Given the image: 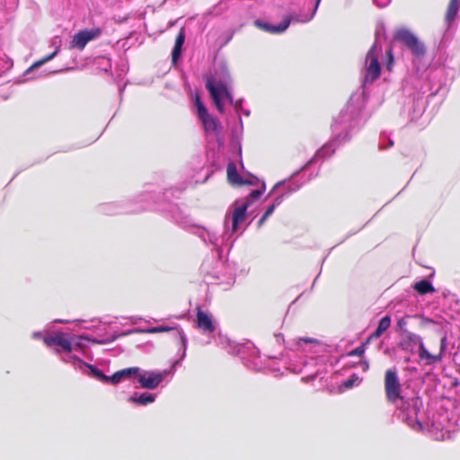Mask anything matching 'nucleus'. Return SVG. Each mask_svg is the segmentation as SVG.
<instances>
[{
    "mask_svg": "<svg viewBox=\"0 0 460 460\" xmlns=\"http://www.w3.org/2000/svg\"><path fill=\"white\" fill-rule=\"evenodd\" d=\"M399 348L402 350L414 353L415 348L419 346V356L421 359H428L429 363L439 362L443 358V354L447 348L446 338H442L440 341V350L438 355H433L428 351L425 348L421 338L411 332H404L401 334V340L399 342Z\"/></svg>",
    "mask_w": 460,
    "mask_h": 460,
    "instance_id": "nucleus-1",
    "label": "nucleus"
},
{
    "mask_svg": "<svg viewBox=\"0 0 460 460\" xmlns=\"http://www.w3.org/2000/svg\"><path fill=\"white\" fill-rule=\"evenodd\" d=\"M206 88L209 92L211 99L220 113L225 112V102H227L229 104L233 103V96L225 84L216 82L212 77H209L206 81Z\"/></svg>",
    "mask_w": 460,
    "mask_h": 460,
    "instance_id": "nucleus-2",
    "label": "nucleus"
},
{
    "mask_svg": "<svg viewBox=\"0 0 460 460\" xmlns=\"http://www.w3.org/2000/svg\"><path fill=\"white\" fill-rule=\"evenodd\" d=\"M381 48L375 42L368 49L365 58V84H372L380 77L381 66L379 63V54Z\"/></svg>",
    "mask_w": 460,
    "mask_h": 460,
    "instance_id": "nucleus-3",
    "label": "nucleus"
},
{
    "mask_svg": "<svg viewBox=\"0 0 460 460\" xmlns=\"http://www.w3.org/2000/svg\"><path fill=\"white\" fill-rule=\"evenodd\" d=\"M385 392L386 400L391 403H395L402 400V385L398 377L396 369L390 368L385 374Z\"/></svg>",
    "mask_w": 460,
    "mask_h": 460,
    "instance_id": "nucleus-4",
    "label": "nucleus"
},
{
    "mask_svg": "<svg viewBox=\"0 0 460 460\" xmlns=\"http://www.w3.org/2000/svg\"><path fill=\"white\" fill-rule=\"evenodd\" d=\"M394 39L402 42L413 55L417 57H422L426 53L425 45L418 39L417 36L407 29H399L394 34Z\"/></svg>",
    "mask_w": 460,
    "mask_h": 460,
    "instance_id": "nucleus-5",
    "label": "nucleus"
},
{
    "mask_svg": "<svg viewBox=\"0 0 460 460\" xmlns=\"http://www.w3.org/2000/svg\"><path fill=\"white\" fill-rule=\"evenodd\" d=\"M195 106L205 132L208 134L217 133L220 129V122L217 118L212 117L208 113V109L199 95L195 97Z\"/></svg>",
    "mask_w": 460,
    "mask_h": 460,
    "instance_id": "nucleus-6",
    "label": "nucleus"
},
{
    "mask_svg": "<svg viewBox=\"0 0 460 460\" xmlns=\"http://www.w3.org/2000/svg\"><path fill=\"white\" fill-rule=\"evenodd\" d=\"M102 30L99 27L91 30H82L76 32L70 41V48L83 50L88 42L99 38Z\"/></svg>",
    "mask_w": 460,
    "mask_h": 460,
    "instance_id": "nucleus-7",
    "label": "nucleus"
},
{
    "mask_svg": "<svg viewBox=\"0 0 460 460\" xmlns=\"http://www.w3.org/2000/svg\"><path fill=\"white\" fill-rule=\"evenodd\" d=\"M44 344L49 347L58 346L66 352H71L72 343L66 335L63 332H58L54 335L46 336L43 339Z\"/></svg>",
    "mask_w": 460,
    "mask_h": 460,
    "instance_id": "nucleus-8",
    "label": "nucleus"
},
{
    "mask_svg": "<svg viewBox=\"0 0 460 460\" xmlns=\"http://www.w3.org/2000/svg\"><path fill=\"white\" fill-rule=\"evenodd\" d=\"M197 327L204 332L212 333L216 330L212 315L203 311L199 306L196 308Z\"/></svg>",
    "mask_w": 460,
    "mask_h": 460,
    "instance_id": "nucleus-9",
    "label": "nucleus"
},
{
    "mask_svg": "<svg viewBox=\"0 0 460 460\" xmlns=\"http://www.w3.org/2000/svg\"><path fill=\"white\" fill-rule=\"evenodd\" d=\"M164 376L160 373L148 372L138 376V382L142 388L155 389L163 381Z\"/></svg>",
    "mask_w": 460,
    "mask_h": 460,
    "instance_id": "nucleus-10",
    "label": "nucleus"
},
{
    "mask_svg": "<svg viewBox=\"0 0 460 460\" xmlns=\"http://www.w3.org/2000/svg\"><path fill=\"white\" fill-rule=\"evenodd\" d=\"M252 204V200L243 201L242 205L239 207H236L234 209L233 216H232V231L235 232L238 228L240 224L244 222L246 218V210L247 208Z\"/></svg>",
    "mask_w": 460,
    "mask_h": 460,
    "instance_id": "nucleus-11",
    "label": "nucleus"
},
{
    "mask_svg": "<svg viewBox=\"0 0 460 460\" xmlns=\"http://www.w3.org/2000/svg\"><path fill=\"white\" fill-rule=\"evenodd\" d=\"M390 325L391 317L389 315L382 317L378 322L376 331L367 337V343H370L372 341L380 338L382 334L389 329Z\"/></svg>",
    "mask_w": 460,
    "mask_h": 460,
    "instance_id": "nucleus-12",
    "label": "nucleus"
},
{
    "mask_svg": "<svg viewBox=\"0 0 460 460\" xmlns=\"http://www.w3.org/2000/svg\"><path fill=\"white\" fill-rule=\"evenodd\" d=\"M185 40V31L184 29H181L179 33L176 36L174 48L172 52V64H176L178 58L181 54V48Z\"/></svg>",
    "mask_w": 460,
    "mask_h": 460,
    "instance_id": "nucleus-13",
    "label": "nucleus"
},
{
    "mask_svg": "<svg viewBox=\"0 0 460 460\" xmlns=\"http://www.w3.org/2000/svg\"><path fill=\"white\" fill-rule=\"evenodd\" d=\"M226 176L228 182L232 185H238L241 182L242 177L239 175L234 163L231 162L227 164Z\"/></svg>",
    "mask_w": 460,
    "mask_h": 460,
    "instance_id": "nucleus-14",
    "label": "nucleus"
},
{
    "mask_svg": "<svg viewBox=\"0 0 460 460\" xmlns=\"http://www.w3.org/2000/svg\"><path fill=\"white\" fill-rule=\"evenodd\" d=\"M413 288L420 295H426L435 291L431 282L426 279L416 282L413 286Z\"/></svg>",
    "mask_w": 460,
    "mask_h": 460,
    "instance_id": "nucleus-15",
    "label": "nucleus"
},
{
    "mask_svg": "<svg viewBox=\"0 0 460 460\" xmlns=\"http://www.w3.org/2000/svg\"><path fill=\"white\" fill-rule=\"evenodd\" d=\"M290 22V18L286 17L279 25L265 24V29L270 33H281L288 28Z\"/></svg>",
    "mask_w": 460,
    "mask_h": 460,
    "instance_id": "nucleus-16",
    "label": "nucleus"
},
{
    "mask_svg": "<svg viewBox=\"0 0 460 460\" xmlns=\"http://www.w3.org/2000/svg\"><path fill=\"white\" fill-rule=\"evenodd\" d=\"M459 3H460V0H450L449 1L447 13H446V20L447 22H450L453 20H455L457 13H458Z\"/></svg>",
    "mask_w": 460,
    "mask_h": 460,
    "instance_id": "nucleus-17",
    "label": "nucleus"
},
{
    "mask_svg": "<svg viewBox=\"0 0 460 460\" xmlns=\"http://www.w3.org/2000/svg\"><path fill=\"white\" fill-rule=\"evenodd\" d=\"M129 401L136 402L137 404L146 405L155 401V396L151 394L144 393V394H141L139 396H137V395L131 396L129 398Z\"/></svg>",
    "mask_w": 460,
    "mask_h": 460,
    "instance_id": "nucleus-18",
    "label": "nucleus"
},
{
    "mask_svg": "<svg viewBox=\"0 0 460 460\" xmlns=\"http://www.w3.org/2000/svg\"><path fill=\"white\" fill-rule=\"evenodd\" d=\"M85 366L90 369L92 376L103 383H109V376L104 375L102 370L93 365L85 363Z\"/></svg>",
    "mask_w": 460,
    "mask_h": 460,
    "instance_id": "nucleus-19",
    "label": "nucleus"
},
{
    "mask_svg": "<svg viewBox=\"0 0 460 460\" xmlns=\"http://www.w3.org/2000/svg\"><path fill=\"white\" fill-rule=\"evenodd\" d=\"M58 53V50H55L54 52H52L51 54L44 57L43 58H41L40 60L35 62L30 68L29 70H32L34 68H37V67H40V66H42L43 64L47 63L48 61L51 60Z\"/></svg>",
    "mask_w": 460,
    "mask_h": 460,
    "instance_id": "nucleus-20",
    "label": "nucleus"
},
{
    "mask_svg": "<svg viewBox=\"0 0 460 460\" xmlns=\"http://www.w3.org/2000/svg\"><path fill=\"white\" fill-rule=\"evenodd\" d=\"M385 58H386V61H385V66L387 68L388 71H391L392 68H393V65H394V53H393V49L392 48H389L388 49H386L385 51Z\"/></svg>",
    "mask_w": 460,
    "mask_h": 460,
    "instance_id": "nucleus-21",
    "label": "nucleus"
},
{
    "mask_svg": "<svg viewBox=\"0 0 460 460\" xmlns=\"http://www.w3.org/2000/svg\"><path fill=\"white\" fill-rule=\"evenodd\" d=\"M358 381V376L357 374H352L347 380L343 382V386L347 389L352 388Z\"/></svg>",
    "mask_w": 460,
    "mask_h": 460,
    "instance_id": "nucleus-22",
    "label": "nucleus"
},
{
    "mask_svg": "<svg viewBox=\"0 0 460 460\" xmlns=\"http://www.w3.org/2000/svg\"><path fill=\"white\" fill-rule=\"evenodd\" d=\"M367 341L362 343L360 346L357 347L356 349L350 350L348 355L352 357V356H357V357H361L364 355L365 353V346L367 345Z\"/></svg>",
    "mask_w": 460,
    "mask_h": 460,
    "instance_id": "nucleus-23",
    "label": "nucleus"
},
{
    "mask_svg": "<svg viewBox=\"0 0 460 460\" xmlns=\"http://www.w3.org/2000/svg\"><path fill=\"white\" fill-rule=\"evenodd\" d=\"M139 371V368L137 367H132L128 368H125L120 370V374H122L123 378H128L131 376L137 374Z\"/></svg>",
    "mask_w": 460,
    "mask_h": 460,
    "instance_id": "nucleus-24",
    "label": "nucleus"
},
{
    "mask_svg": "<svg viewBox=\"0 0 460 460\" xmlns=\"http://www.w3.org/2000/svg\"><path fill=\"white\" fill-rule=\"evenodd\" d=\"M410 318L409 315H406L404 317H402L397 320V326L399 330L402 332V333H404V332H408L406 330V326L408 324V319Z\"/></svg>",
    "mask_w": 460,
    "mask_h": 460,
    "instance_id": "nucleus-25",
    "label": "nucleus"
},
{
    "mask_svg": "<svg viewBox=\"0 0 460 460\" xmlns=\"http://www.w3.org/2000/svg\"><path fill=\"white\" fill-rule=\"evenodd\" d=\"M176 330L174 327H168V326H157L150 329L148 332L151 333H157V332H169Z\"/></svg>",
    "mask_w": 460,
    "mask_h": 460,
    "instance_id": "nucleus-26",
    "label": "nucleus"
},
{
    "mask_svg": "<svg viewBox=\"0 0 460 460\" xmlns=\"http://www.w3.org/2000/svg\"><path fill=\"white\" fill-rule=\"evenodd\" d=\"M123 379L122 374H120V370L115 372L111 376H109V383L116 385L119 383Z\"/></svg>",
    "mask_w": 460,
    "mask_h": 460,
    "instance_id": "nucleus-27",
    "label": "nucleus"
},
{
    "mask_svg": "<svg viewBox=\"0 0 460 460\" xmlns=\"http://www.w3.org/2000/svg\"><path fill=\"white\" fill-rule=\"evenodd\" d=\"M263 190H252L244 199V201L252 200L253 202L254 199L260 198L262 194Z\"/></svg>",
    "mask_w": 460,
    "mask_h": 460,
    "instance_id": "nucleus-28",
    "label": "nucleus"
},
{
    "mask_svg": "<svg viewBox=\"0 0 460 460\" xmlns=\"http://www.w3.org/2000/svg\"><path fill=\"white\" fill-rule=\"evenodd\" d=\"M280 204V200L277 199L273 204H271L270 206L268 207V208L266 209L264 215L269 217L270 215H272V213L274 212L275 208L277 206H279Z\"/></svg>",
    "mask_w": 460,
    "mask_h": 460,
    "instance_id": "nucleus-29",
    "label": "nucleus"
},
{
    "mask_svg": "<svg viewBox=\"0 0 460 460\" xmlns=\"http://www.w3.org/2000/svg\"><path fill=\"white\" fill-rule=\"evenodd\" d=\"M299 341L305 343H319V341L316 339L309 337L299 338Z\"/></svg>",
    "mask_w": 460,
    "mask_h": 460,
    "instance_id": "nucleus-30",
    "label": "nucleus"
},
{
    "mask_svg": "<svg viewBox=\"0 0 460 460\" xmlns=\"http://www.w3.org/2000/svg\"><path fill=\"white\" fill-rule=\"evenodd\" d=\"M252 181L251 180H243V178L241 179V182L238 183V186H242V185H252Z\"/></svg>",
    "mask_w": 460,
    "mask_h": 460,
    "instance_id": "nucleus-31",
    "label": "nucleus"
},
{
    "mask_svg": "<svg viewBox=\"0 0 460 460\" xmlns=\"http://www.w3.org/2000/svg\"><path fill=\"white\" fill-rule=\"evenodd\" d=\"M267 219L268 217L265 215H263L258 221V226L261 227Z\"/></svg>",
    "mask_w": 460,
    "mask_h": 460,
    "instance_id": "nucleus-32",
    "label": "nucleus"
},
{
    "mask_svg": "<svg viewBox=\"0 0 460 460\" xmlns=\"http://www.w3.org/2000/svg\"><path fill=\"white\" fill-rule=\"evenodd\" d=\"M320 2H321V0H316V4H315V7H314V13H315V11H316V9H317V7H318V5H319ZM313 15H314V14H312V15H311V17L307 18V19H306V20H305L304 22H308L309 20H311V19H312V17H313Z\"/></svg>",
    "mask_w": 460,
    "mask_h": 460,
    "instance_id": "nucleus-33",
    "label": "nucleus"
}]
</instances>
